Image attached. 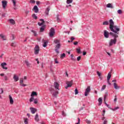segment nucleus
Instances as JSON below:
<instances>
[{
    "label": "nucleus",
    "mask_w": 124,
    "mask_h": 124,
    "mask_svg": "<svg viewBox=\"0 0 124 124\" xmlns=\"http://www.w3.org/2000/svg\"><path fill=\"white\" fill-rule=\"evenodd\" d=\"M109 29L111 31L114 32V33H117V34H119L120 32V28H118L117 26H114V21L113 19H111L109 20Z\"/></svg>",
    "instance_id": "nucleus-1"
},
{
    "label": "nucleus",
    "mask_w": 124,
    "mask_h": 124,
    "mask_svg": "<svg viewBox=\"0 0 124 124\" xmlns=\"http://www.w3.org/2000/svg\"><path fill=\"white\" fill-rule=\"evenodd\" d=\"M119 34L116 33H113L112 32H109V35H111L112 37H114V39H112L110 40L109 42V46H112V45H115L117 43V38L119 37Z\"/></svg>",
    "instance_id": "nucleus-2"
},
{
    "label": "nucleus",
    "mask_w": 124,
    "mask_h": 124,
    "mask_svg": "<svg viewBox=\"0 0 124 124\" xmlns=\"http://www.w3.org/2000/svg\"><path fill=\"white\" fill-rule=\"evenodd\" d=\"M49 90L50 93L52 94L53 97L57 98V95L59 94V91L55 90V89L52 87L49 88Z\"/></svg>",
    "instance_id": "nucleus-3"
},
{
    "label": "nucleus",
    "mask_w": 124,
    "mask_h": 124,
    "mask_svg": "<svg viewBox=\"0 0 124 124\" xmlns=\"http://www.w3.org/2000/svg\"><path fill=\"white\" fill-rule=\"evenodd\" d=\"M34 51L35 55H38V54H39V51H40L39 46L36 45L34 48Z\"/></svg>",
    "instance_id": "nucleus-4"
},
{
    "label": "nucleus",
    "mask_w": 124,
    "mask_h": 124,
    "mask_svg": "<svg viewBox=\"0 0 124 124\" xmlns=\"http://www.w3.org/2000/svg\"><path fill=\"white\" fill-rule=\"evenodd\" d=\"M56 33V32L55 31V29L54 28H51V29L49 31V36L50 37H53L54 36V35Z\"/></svg>",
    "instance_id": "nucleus-5"
},
{
    "label": "nucleus",
    "mask_w": 124,
    "mask_h": 124,
    "mask_svg": "<svg viewBox=\"0 0 124 124\" xmlns=\"http://www.w3.org/2000/svg\"><path fill=\"white\" fill-rule=\"evenodd\" d=\"M90 92H91V87L88 86L85 90V92L84 93L85 96H88V95L89 94V93H90Z\"/></svg>",
    "instance_id": "nucleus-6"
},
{
    "label": "nucleus",
    "mask_w": 124,
    "mask_h": 124,
    "mask_svg": "<svg viewBox=\"0 0 124 124\" xmlns=\"http://www.w3.org/2000/svg\"><path fill=\"white\" fill-rule=\"evenodd\" d=\"M60 48H61V44H57V45H56L55 46V52H56L57 54H59L60 53L59 49Z\"/></svg>",
    "instance_id": "nucleus-7"
},
{
    "label": "nucleus",
    "mask_w": 124,
    "mask_h": 124,
    "mask_svg": "<svg viewBox=\"0 0 124 124\" xmlns=\"http://www.w3.org/2000/svg\"><path fill=\"white\" fill-rule=\"evenodd\" d=\"M60 87V84L57 82H55L54 84V87L55 88V90H58V91H60V88H59Z\"/></svg>",
    "instance_id": "nucleus-8"
},
{
    "label": "nucleus",
    "mask_w": 124,
    "mask_h": 124,
    "mask_svg": "<svg viewBox=\"0 0 124 124\" xmlns=\"http://www.w3.org/2000/svg\"><path fill=\"white\" fill-rule=\"evenodd\" d=\"M109 34H110V33H109V32L107 31L106 30L104 31V35L105 38H109Z\"/></svg>",
    "instance_id": "nucleus-9"
},
{
    "label": "nucleus",
    "mask_w": 124,
    "mask_h": 124,
    "mask_svg": "<svg viewBox=\"0 0 124 124\" xmlns=\"http://www.w3.org/2000/svg\"><path fill=\"white\" fill-rule=\"evenodd\" d=\"M73 82L72 81H67L66 82L67 86L65 87L66 89H68V88H70L72 86Z\"/></svg>",
    "instance_id": "nucleus-10"
},
{
    "label": "nucleus",
    "mask_w": 124,
    "mask_h": 124,
    "mask_svg": "<svg viewBox=\"0 0 124 124\" xmlns=\"http://www.w3.org/2000/svg\"><path fill=\"white\" fill-rule=\"evenodd\" d=\"M2 7L4 9H5V8L6 7L7 5V1L6 0H2Z\"/></svg>",
    "instance_id": "nucleus-11"
},
{
    "label": "nucleus",
    "mask_w": 124,
    "mask_h": 124,
    "mask_svg": "<svg viewBox=\"0 0 124 124\" xmlns=\"http://www.w3.org/2000/svg\"><path fill=\"white\" fill-rule=\"evenodd\" d=\"M2 68H3V69H6V70H7V67H5V65H7V64L6 63V62H2V63H1L0 64Z\"/></svg>",
    "instance_id": "nucleus-12"
},
{
    "label": "nucleus",
    "mask_w": 124,
    "mask_h": 124,
    "mask_svg": "<svg viewBox=\"0 0 124 124\" xmlns=\"http://www.w3.org/2000/svg\"><path fill=\"white\" fill-rule=\"evenodd\" d=\"M32 10L34 11L35 13H38V12L39 11V9H38V7L36 5L34 6Z\"/></svg>",
    "instance_id": "nucleus-13"
},
{
    "label": "nucleus",
    "mask_w": 124,
    "mask_h": 124,
    "mask_svg": "<svg viewBox=\"0 0 124 124\" xmlns=\"http://www.w3.org/2000/svg\"><path fill=\"white\" fill-rule=\"evenodd\" d=\"M13 79H14L15 82H17V81H19V77L17 76V75H14Z\"/></svg>",
    "instance_id": "nucleus-14"
},
{
    "label": "nucleus",
    "mask_w": 124,
    "mask_h": 124,
    "mask_svg": "<svg viewBox=\"0 0 124 124\" xmlns=\"http://www.w3.org/2000/svg\"><path fill=\"white\" fill-rule=\"evenodd\" d=\"M42 42H44L43 44V47L45 48L47 46V44H48V41L45 40L44 39L42 40Z\"/></svg>",
    "instance_id": "nucleus-15"
},
{
    "label": "nucleus",
    "mask_w": 124,
    "mask_h": 124,
    "mask_svg": "<svg viewBox=\"0 0 124 124\" xmlns=\"http://www.w3.org/2000/svg\"><path fill=\"white\" fill-rule=\"evenodd\" d=\"M9 97L10 99V104H13L14 103V101L13 100V98H12V96H11V95H9Z\"/></svg>",
    "instance_id": "nucleus-16"
},
{
    "label": "nucleus",
    "mask_w": 124,
    "mask_h": 124,
    "mask_svg": "<svg viewBox=\"0 0 124 124\" xmlns=\"http://www.w3.org/2000/svg\"><path fill=\"white\" fill-rule=\"evenodd\" d=\"M40 21H41L42 22L41 23L38 22V26H43V25L44 24H45V21H44V19H40Z\"/></svg>",
    "instance_id": "nucleus-17"
},
{
    "label": "nucleus",
    "mask_w": 124,
    "mask_h": 124,
    "mask_svg": "<svg viewBox=\"0 0 124 124\" xmlns=\"http://www.w3.org/2000/svg\"><path fill=\"white\" fill-rule=\"evenodd\" d=\"M8 21L10 22V24H11V25H15L16 24L15 20L13 19H8Z\"/></svg>",
    "instance_id": "nucleus-18"
},
{
    "label": "nucleus",
    "mask_w": 124,
    "mask_h": 124,
    "mask_svg": "<svg viewBox=\"0 0 124 124\" xmlns=\"http://www.w3.org/2000/svg\"><path fill=\"white\" fill-rule=\"evenodd\" d=\"M25 63H26V65L27 66V67H30L31 65V63H30V62H29L28 60L25 61Z\"/></svg>",
    "instance_id": "nucleus-19"
},
{
    "label": "nucleus",
    "mask_w": 124,
    "mask_h": 124,
    "mask_svg": "<svg viewBox=\"0 0 124 124\" xmlns=\"http://www.w3.org/2000/svg\"><path fill=\"white\" fill-rule=\"evenodd\" d=\"M30 110H31L32 114H35V112H36V111H37L36 108H30Z\"/></svg>",
    "instance_id": "nucleus-20"
},
{
    "label": "nucleus",
    "mask_w": 124,
    "mask_h": 124,
    "mask_svg": "<svg viewBox=\"0 0 124 124\" xmlns=\"http://www.w3.org/2000/svg\"><path fill=\"white\" fill-rule=\"evenodd\" d=\"M45 30V26H43L40 28V31L41 32H43L44 31V30Z\"/></svg>",
    "instance_id": "nucleus-21"
},
{
    "label": "nucleus",
    "mask_w": 124,
    "mask_h": 124,
    "mask_svg": "<svg viewBox=\"0 0 124 124\" xmlns=\"http://www.w3.org/2000/svg\"><path fill=\"white\" fill-rule=\"evenodd\" d=\"M107 7L108 8H114V7L113 6V5H112V4H111V3H108L107 5Z\"/></svg>",
    "instance_id": "nucleus-22"
},
{
    "label": "nucleus",
    "mask_w": 124,
    "mask_h": 124,
    "mask_svg": "<svg viewBox=\"0 0 124 124\" xmlns=\"http://www.w3.org/2000/svg\"><path fill=\"white\" fill-rule=\"evenodd\" d=\"M98 101L99 102V106H100V105H101V104H102V98H99L98 100Z\"/></svg>",
    "instance_id": "nucleus-23"
},
{
    "label": "nucleus",
    "mask_w": 124,
    "mask_h": 124,
    "mask_svg": "<svg viewBox=\"0 0 124 124\" xmlns=\"http://www.w3.org/2000/svg\"><path fill=\"white\" fill-rule=\"evenodd\" d=\"M50 11V8H47L46 11L45 12L46 15L47 16L49 15V12Z\"/></svg>",
    "instance_id": "nucleus-24"
},
{
    "label": "nucleus",
    "mask_w": 124,
    "mask_h": 124,
    "mask_svg": "<svg viewBox=\"0 0 124 124\" xmlns=\"http://www.w3.org/2000/svg\"><path fill=\"white\" fill-rule=\"evenodd\" d=\"M113 85H114V89H115V90H119V89H120V87L117 85V83H114Z\"/></svg>",
    "instance_id": "nucleus-25"
},
{
    "label": "nucleus",
    "mask_w": 124,
    "mask_h": 124,
    "mask_svg": "<svg viewBox=\"0 0 124 124\" xmlns=\"http://www.w3.org/2000/svg\"><path fill=\"white\" fill-rule=\"evenodd\" d=\"M35 120L36 121V122H38V121H39V118H38V114L37 113L35 116Z\"/></svg>",
    "instance_id": "nucleus-26"
},
{
    "label": "nucleus",
    "mask_w": 124,
    "mask_h": 124,
    "mask_svg": "<svg viewBox=\"0 0 124 124\" xmlns=\"http://www.w3.org/2000/svg\"><path fill=\"white\" fill-rule=\"evenodd\" d=\"M0 37L3 39V40H6L5 39V36L3 35V34H0Z\"/></svg>",
    "instance_id": "nucleus-27"
},
{
    "label": "nucleus",
    "mask_w": 124,
    "mask_h": 124,
    "mask_svg": "<svg viewBox=\"0 0 124 124\" xmlns=\"http://www.w3.org/2000/svg\"><path fill=\"white\" fill-rule=\"evenodd\" d=\"M32 17L33 19H34L35 20H37V16H36V15H35V14H33L32 15Z\"/></svg>",
    "instance_id": "nucleus-28"
},
{
    "label": "nucleus",
    "mask_w": 124,
    "mask_h": 124,
    "mask_svg": "<svg viewBox=\"0 0 124 124\" xmlns=\"http://www.w3.org/2000/svg\"><path fill=\"white\" fill-rule=\"evenodd\" d=\"M31 31L33 33L34 36H37V33H36V31L34 30H31Z\"/></svg>",
    "instance_id": "nucleus-29"
},
{
    "label": "nucleus",
    "mask_w": 124,
    "mask_h": 124,
    "mask_svg": "<svg viewBox=\"0 0 124 124\" xmlns=\"http://www.w3.org/2000/svg\"><path fill=\"white\" fill-rule=\"evenodd\" d=\"M73 2V0H67L66 3L67 4H70V3H72Z\"/></svg>",
    "instance_id": "nucleus-30"
},
{
    "label": "nucleus",
    "mask_w": 124,
    "mask_h": 124,
    "mask_svg": "<svg viewBox=\"0 0 124 124\" xmlns=\"http://www.w3.org/2000/svg\"><path fill=\"white\" fill-rule=\"evenodd\" d=\"M54 43H55V44H60V40H54Z\"/></svg>",
    "instance_id": "nucleus-31"
},
{
    "label": "nucleus",
    "mask_w": 124,
    "mask_h": 124,
    "mask_svg": "<svg viewBox=\"0 0 124 124\" xmlns=\"http://www.w3.org/2000/svg\"><path fill=\"white\" fill-rule=\"evenodd\" d=\"M35 95H37V93L35 92H32L31 94V96H34Z\"/></svg>",
    "instance_id": "nucleus-32"
},
{
    "label": "nucleus",
    "mask_w": 124,
    "mask_h": 124,
    "mask_svg": "<svg viewBox=\"0 0 124 124\" xmlns=\"http://www.w3.org/2000/svg\"><path fill=\"white\" fill-rule=\"evenodd\" d=\"M111 76H112L111 73H108L107 76V79H108V80H110V79L111 78Z\"/></svg>",
    "instance_id": "nucleus-33"
},
{
    "label": "nucleus",
    "mask_w": 124,
    "mask_h": 124,
    "mask_svg": "<svg viewBox=\"0 0 124 124\" xmlns=\"http://www.w3.org/2000/svg\"><path fill=\"white\" fill-rule=\"evenodd\" d=\"M118 109H120V107H117L114 108H110V109L112 110V111H116V110H118Z\"/></svg>",
    "instance_id": "nucleus-34"
},
{
    "label": "nucleus",
    "mask_w": 124,
    "mask_h": 124,
    "mask_svg": "<svg viewBox=\"0 0 124 124\" xmlns=\"http://www.w3.org/2000/svg\"><path fill=\"white\" fill-rule=\"evenodd\" d=\"M103 26H108V25H109V22L108 21H106L103 23Z\"/></svg>",
    "instance_id": "nucleus-35"
},
{
    "label": "nucleus",
    "mask_w": 124,
    "mask_h": 124,
    "mask_svg": "<svg viewBox=\"0 0 124 124\" xmlns=\"http://www.w3.org/2000/svg\"><path fill=\"white\" fill-rule=\"evenodd\" d=\"M107 96H108V92H106V94L104 96V99L105 101V100L106 99V97H107Z\"/></svg>",
    "instance_id": "nucleus-36"
},
{
    "label": "nucleus",
    "mask_w": 124,
    "mask_h": 124,
    "mask_svg": "<svg viewBox=\"0 0 124 124\" xmlns=\"http://www.w3.org/2000/svg\"><path fill=\"white\" fill-rule=\"evenodd\" d=\"M71 58L72 61H76V58H75V57L73 56V54L71 55Z\"/></svg>",
    "instance_id": "nucleus-37"
},
{
    "label": "nucleus",
    "mask_w": 124,
    "mask_h": 124,
    "mask_svg": "<svg viewBox=\"0 0 124 124\" xmlns=\"http://www.w3.org/2000/svg\"><path fill=\"white\" fill-rule=\"evenodd\" d=\"M77 52L78 54H81V49L80 48H77L76 49Z\"/></svg>",
    "instance_id": "nucleus-38"
},
{
    "label": "nucleus",
    "mask_w": 124,
    "mask_h": 124,
    "mask_svg": "<svg viewBox=\"0 0 124 124\" xmlns=\"http://www.w3.org/2000/svg\"><path fill=\"white\" fill-rule=\"evenodd\" d=\"M61 59H63V58H65V54L63 53V54H61Z\"/></svg>",
    "instance_id": "nucleus-39"
},
{
    "label": "nucleus",
    "mask_w": 124,
    "mask_h": 124,
    "mask_svg": "<svg viewBox=\"0 0 124 124\" xmlns=\"http://www.w3.org/2000/svg\"><path fill=\"white\" fill-rule=\"evenodd\" d=\"M105 89H106V85H104L102 86L101 88V91H104Z\"/></svg>",
    "instance_id": "nucleus-40"
},
{
    "label": "nucleus",
    "mask_w": 124,
    "mask_h": 124,
    "mask_svg": "<svg viewBox=\"0 0 124 124\" xmlns=\"http://www.w3.org/2000/svg\"><path fill=\"white\" fill-rule=\"evenodd\" d=\"M12 1L14 4V6H16V0H12Z\"/></svg>",
    "instance_id": "nucleus-41"
},
{
    "label": "nucleus",
    "mask_w": 124,
    "mask_h": 124,
    "mask_svg": "<svg viewBox=\"0 0 124 124\" xmlns=\"http://www.w3.org/2000/svg\"><path fill=\"white\" fill-rule=\"evenodd\" d=\"M11 46H12V47H15L16 46V44L15 43H12Z\"/></svg>",
    "instance_id": "nucleus-42"
},
{
    "label": "nucleus",
    "mask_w": 124,
    "mask_h": 124,
    "mask_svg": "<svg viewBox=\"0 0 124 124\" xmlns=\"http://www.w3.org/2000/svg\"><path fill=\"white\" fill-rule=\"evenodd\" d=\"M75 94H78V93H79V92L78 91V90L77 89H75Z\"/></svg>",
    "instance_id": "nucleus-43"
},
{
    "label": "nucleus",
    "mask_w": 124,
    "mask_h": 124,
    "mask_svg": "<svg viewBox=\"0 0 124 124\" xmlns=\"http://www.w3.org/2000/svg\"><path fill=\"white\" fill-rule=\"evenodd\" d=\"M117 13H118V14H122V13H123V11H122V10H118L117 11Z\"/></svg>",
    "instance_id": "nucleus-44"
},
{
    "label": "nucleus",
    "mask_w": 124,
    "mask_h": 124,
    "mask_svg": "<svg viewBox=\"0 0 124 124\" xmlns=\"http://www.w3.org/2000/svg\"><path fill=\"white\" fill-rule=\"evenodd\" d=\"M34 100V99L33 98V97H31L30 99V102H32V101H33Z\"/></svg>",
    "instance_id": "nucleus-45"
},
{
    "label": "nucleus",
    "mask_w": 124,
    "mask_h": 124,
    "mask_svg": "<svg viewBox=\"0 0 124 124\" xmlns=\"http://www.w3.org/2000/svg\"><path fill=\"white\" fill-rule=\"evenodd\" d=\"M33 102H34V104H37V102H38L37 99H34V101H33Z\"/></svg>",
    "instance_id": "nucleus-46"
},
{
    "label": "nucleus",
    "mask_w": 124,
    "mask_h": 124,
    "mask_svg": "<svg viewBox=\"0 0 124 124\" xmlns=\"http://www.w3.org/2000/svg\"><path fill=\"white\" fill-rule=\"evenodd\" d=\"M102 116H103V117H104V116H105V109L103 110Z\"/></svg>",
    "instance_id": "nucleus-47"
},
{
    "label": "nucleus",
    "mask_w": 124,
    "mask_h": 124,
    "mask_svg": "<svg viewBox=\"0 0 124 124\" xmlns=\"http://www.w3.org/2000/svg\"><path fill=\"white\" fill-rule=\"evenodd\" d=\"M4 80L5 81H8V77L5 76H4Z\"/></svg>",
    "instance_id": "nucleus-48"
},
{
    "label": "nucleus",
    "mask_w": 124,
    "mask_h": 124,
    "mask_svg": "<svg viewBox=\"0 0 124 124\" xmlns=\"http://www.w3.org/2000/svg\"><path fill=\"white\" fill-rule=\"evenodd\" d=\"M85 121L87 123V124H91V121H90L88 119H86Z\"/></svg>",
    "instance_id": "nucleus-49"
},
{
    "label": "nucleus",
    "mask_w": 124,
    "mask_h": 124,
    "mask_svg": "<svg viewBox=\"0 0 124 124\" xmlns=\"http://www.w3.org/2000/svg\"><path fill=\"white\" fill-rule=\"evenodd\" d=\"M97 74L99 76V77H100L101 76V73H100L99 72L97 71Z\"/></svg>",
    "instance_id": "nucleus-50"
},
{
    "label": "nucleus",
    "mask_w": 124,
    "mask_h": 124,
    "mask_svg": "<svg viewBox=\"0 0 124 124\" xmlns=\"http://www.w3.org/2000/svg\"><path fill=\"white\" fill-rule=\"evenodd\" d=\"M57 21L58 22H60L61 21V19H60V18L59 17V15H57Z\"/></svg>",
    "instance_id": "nucleus-51"
},
{
    "label": "nucleus",
    "mask_w": 124,
    "mask_h": 124,
    "mask_svg": "<svg viewBox=\"0 0 124 124\" xmlns=\"http://www.w3.org/2000/svg\"><path fill=\"white\" fill-rule=\"evenodd\" d=\"M80 60H81V56H78V58H77V61L78 62H79L80 61Z\"/></svg>",
    "instance_id": "nucleus-52"
},
{
    "label": "nucleus",
    "mask_w": 124,
    "mask_h": 124,
    "mask_svg": "<svg viewBox=\"0 0 124 124\" xmlns=\"http://www.w3.org/2000/svg\"><path fill=\"white\" fill-rule=\"evenodd\" d=\"M30 2H31V3H35V0H31Z\"/></svg>",
    "instance_id": "nucleus-53"
},
{
    "label": "nucleus",
    "mask_w": 124,
    "mask_h": 124,
    "mask_svg": "<svg viewBox=\"0 0 124 124\" xmlns=\"http://www.w3.org/2000/svg\"><path fill=\"white\" fill-rule=\"evenodd\" d=\"M108 121L106 119L104 120V122H103V124H107Z\"/></svg>",
    "instance_id": "nucleus-54"
},
{
    "label": "nucleus",
    "mask_w": 124,
    "mask_h": 124,
    "mask_svg": "<svg viewBox=\"0 0 124 124\" xmlns=\"http://www.w3.org/2000/svg\"><path fill=\"white\" fill-rule=\"evenodd\" d=\"M70 39L72 40V42H73V40L75 39V38H74V37H71Z\"/></svg>",
    "instance_id": "nucleus-55"
},
{
    "label": "nucleus",
    "mask_w": 124,
    "mask_h": 124,
    "mask_svg": "<svg viewBox=\"0 0 124 124\" xmlns=\"http://www.w3.org/2000/svg\"><path fill=\"white\" fill-rule=\"evenodd\" d=\"M108 80V85H111V83H110V79H107Z\"/></svg>",
    "instance_id": "nucleus-56"
},
{
    "label": "nucleus",
    "mask_w": 124,
    "mask_h": 124,
    "mask_svg": "<svg viewBox=\"0 0 124 124\" xmlns=\"http://www.w3.org/2000/svg\"><path fill=\"white\" fill-rule=\"evenodd\" d=\"M24 123L25 124H28V119H25L24 121Z\"/></svg>",
    "instance_id": "nucleus-57"
},
{
    "label": "nucleus",
    "mask_w": 124,
    "mask_h": 124,
    "mask_svg": "<svg viewBox=\"0 0 124 124\" xmlns=\"http://www.w3.org/2000/svg\"><path fill=\"white\" fill-rule=\"evenodd\" d=\"M39 3H40V1H36V4L37 5H39Z\"/></svg>",
    "instance_id": "nucleus-58"
},
{
    "label": "nucleus",
    "mask_w": 124,
    "mask_h": 124,
    "mask_svg": "<svg viewBox=\"0 0 124 124\" xmlns=\"http://www.w3.org/2000/svg\"><path fill=\"white\" fill-rule=\"evenodd\" d=\"M77 44H78V42H74V45H77Z\"/></svg>",
    "instance_id": "nucleus-59"
},
{
    "label": "nucleus",
    "mask_w": 124,
    "mask_h": 124,
    "mask_svg": "<svg viewBox=\"0 0 124 124\" xmlns=\"http://www.w3.org/2000/svg\"><path fill=\"white\" fill-rule=\"evenodd\" d=\"M0 91H1V93H3V89L2 88H0Z\"/></svg>",
    "instance_id": "nucleus-60"
},
{
    "label": "nucleus",
    "mask_w": 124,
    "mask_h": 124,
    "mask_svg": "<svg viewBox=\"0 0 124 124\" xmlns=\"http://www.w3.org/2000/svg\"><path fill=\"white\" fill-rule=\"evenodd\" d=\"M112 82H113V83H116V82H117V80L113 79V80H112Z\"/></svg>",
    "instance_id": "nucleus-61"
},
{
    "label": "nucleus",
    "mask_w": 124,
    "mask_h": 124,
    "mask_svg": "<svg viewBox=\"0 0 124 124\" xmlns=\"http://www.w3.org/2000/svg\"><path fill=\"white\" fill-rule=\"evenodd\" d=\"M55 63H59V62H58V61L57 60V59L55 60Z\"/></svg>",
    "instance_id": "nucleus-62"
},
{
    "label": "nucleus",
    "mask_w": 124,
    "mask_h": 124,
    "mask_svg": "<svg viewBox=\"0 0 124 124\" xmlns=\"http://www.w3.org/2000/svg\"><path fill=\"white\" fill-rule=\"evenodd\" d=\"M86 54H87V52H83V56H86Z\"/></svg>",
    "instance_id": "nucleus-63"
},
{
    "label": "nucleus",
    "mask_w": 124,
    "mask_h": 124,
    "mask_svg": "<svg viewBox=\"0 0 124 124\" xmlns=\"http://www.w3.org/2000/svg\"><path fill=\"white\" fill-rule=\"evenodd\" d=\"M23 82H24V80H20V84H22Z\"/></svg>",
    "instance_id": "nucleus-64"
}]
</instances>
